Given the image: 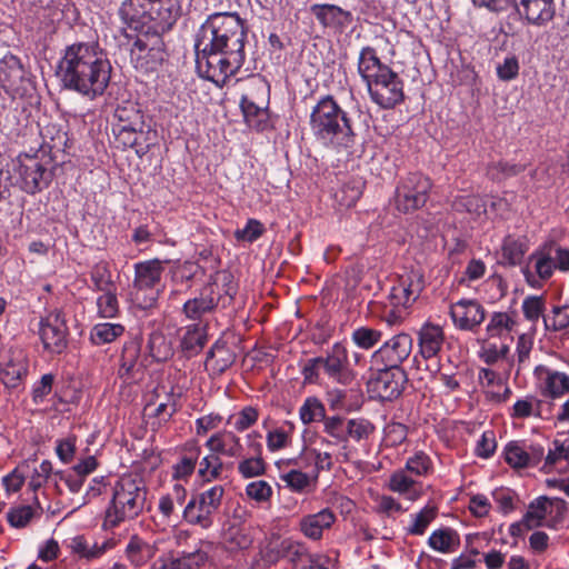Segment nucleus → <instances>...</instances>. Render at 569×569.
<instances>
[{
	"mask_svg": "<svg viewBox=\"0 0 569 569\" xmlns=\"http://www.w3.org/2000/svg\"><path fill=\"white\" fill-rule=\"evenodd\" d=\"M247 29L238 13L210 14L196 36L198 74L218 86L236 74L246 60Z\"/></svg>",
	"mask_w": 569,
	"mask_h": 569,
	"instance_id": "nucleus-1",
	"label": "nucleus"
},
{
	"mask_svg": "<svg viewBox=\"0 0 569 569\" xmlns=\"http://www.w3.org/2000/svg\"><path fill=\"white\" fill-rule=\"evenodd\" d=\"M121 21L141 31L130 50L131 60L146 70L154 69L166 57L161 34L169 31L180 16L178 0H110Z\"/></svg>",
	"mask_w": 569,
	"mask_h": 569,
	"instance_id": "nucleus-2",
	"label": "nucleus"
},
{
	"mask_svg": "<svg viewBox=\"0 0 569 569\" xmlns=\"http://www.w3.org/2000/svg\"><path fill=\"white\" fill-rule=\"evenodd\" d=\"M111 63L97 43L67 46L57 66V77L64 89L89 99L102 96L111 79Z\"/></svg>",
	"mask_w": 569,
	"mask_h": 569,
	"instance_id": "nucleus-3",
	"label": "nucleus"
},
{
	"mask_svg": "<svg viewBox=\"0 0 569 569\" xmlns=\"http://www.w3.org/2000/svg\"><path fill=\"white\" fill-rule=\"evenodd\" d=\"M358 72L366 82L371 100L380 108L391 109L403 101V81L388 64L380 61L375 48L361 49Z\"/></svg>",
	"mask_w": 569,
	"mask_h": 569,
	"instance_id": "nucleus-4",
	"label": "nucleus"
},
{
	"mask_svg": "<svg viewBox=\"0 0 569 569\" xmlns=\"http://www.w3.org/2000/svg\"><path fill=\"white\" fill-rule=\"evenodd\" d=\"M310 128L318 140L332 146L348 148L355 142L352 122L331 96H325L313 107Z\"/></svg>",
	"mask_w": 569,
	"mask_h": 569,
	"instance_id": "nucleus-5",
	"label": "nucleus"
},
{
	"mask_svg": "<svg viewBox=\"0 0 569 569\" xmlns=\"http://www.w3.org/2000/svg\"><path fill=\"white\" fill-rule=\"evenodd\" d=\"M148 489L139 477H121L113 487V495L106 510L104 526L118 527L121 522L137 518L147 502Z\"/></svg>",
	"mask_w": 569,
	"mask_h": 569,
	"instance_id": "nucleus-6",
	"label": "nucleus"
},
{
	"mask_svg": "<svg viewBox=\"0 0 569 569\" xmlns=\"http://www.w3.org/2000/svg\"><path fill=\"white\" fill-rule=\"evenodd\" d=\"M18 162L20 188L24 192L36 194L49 187L56 167L51 158L42 157L37 152L32 156H19Z\"/></svg>",
	"mask_w": 569,
	"mask_h": 569,
	"instance_id": "nucleus-7",
	"label": "nucleus"
},
{
	"mask_svg": "<svg viewBox=\"0 0 569 569\" xmlns=\"http://www.w3.org/2000/svg\"><path fill=\"white\" fill-rule=\"evenodd\" d=\"M431 180L419 172H411L397 184L393 202L399 212L412 213L421 209L429 199Z\"/></svg>",
	"mask_w": 569,
	"mask_h": 569,
	"instance_id": "nucleus-8",
	"label": "nucleus"
},
{
	"mask_svg": "<svg viewBox=\"0 0 569 569\" xmlns=\"http://www.w3.org/2000/svg\"><path fill=\"white\" fill-rule=\"evenodd\" d=\"M223 496L224 488L221 485L211 486L193 495L183 510L186 521L202 529L210 528Z\"/></svg>",
	"mask_w": 569,
	"mask_h": 569,
	"instance_id": "nucleus-9",
	"label": "nucleus"
},
{
	"mask_svg": "<svg viewBox=\"0 0 569 569\" xmlns=\"http://www.w3.org/2000/svg\"><path fill=\"white\" fill-rule=\"evenodd\" d=\"M567 511V502L563 499L541 496L530 502L523 516V523L527 529H532L542 526L546 520L547 527L555 528L563 521Z\"/></svg>",
	"mask_w": 569,
	"mask_h": 569,
	"instance_id": "nucleus-10",
	"label": "nucleus"
},
{
	"mask_svg": "<svg viewBox=\"0 0 569 569\" xmlns=\"http://www.w3.org/2000/svg\"><path fill=\"white\" fill-rule=\"evenodd\" d=\"M407 380V373L402 368L385 367L368 381V390L381 401H391L402 393Z\"/></svg>",
	"mask_w": 569,
	"mask_h": 569,
	"instance_id": "nucleus-11",
	"label": "nucleus"
},
{
	"mask_svg": "<svg viewBox=\"0 0 569 569\" xmlns=\"http://www.w3.org/2000/svg\"><path fill=\"white\" fill-rule=\"evenodd\" d=\"M30 73L21 60L7 53L0 59V87L11 96H23L30 84Z\"/></svg>",
	"mask_w": 569,
	"mask_h": 569,
	"instance_id": "nucleus-12",
	"label": "nucleus"
},
{
	"mask_svg": "<svg viewBox=\"0 0 569 569\" xmlns=\"http://www.w3.org/2000/svg\"><path fill=\"white\" fill-rule=\"evenodd\" d=\"M39 333L46 350L61 353L68 345V327L62 312L52 311L42 319Z\"/></svg>",
	"mask_w": 569,
	"mask_h": 569,
	"instance_id": "nucleus-13",
	"label": "nucleus"
},
{
	"mask_svg": "<svg viewBox=\"0 0 569 569\" xmlns=\"http://www.w3.org/2000/svg\"><path fill=\"white\" fill-rule=\"evenodd\" d=\"M28 373V359L23 349L12 347L0 355V381L7 388H18Z\"/></svg>",
	"mask_w": 569,
	"mask_h": 569,
	"instance_id": "nucleus-14",
	"label": "nucleus"
},
{
	"mask_svg": "<svg viewBox=\"0 0 569 569\" xmlns=\"http://www.w3.org/2000/svg\"><path fill=\"white\" fill-rule=\"evenodd\" d=\"M412 349V338L407 333H399L386 341L372 355V362L383 367L401 368Z\"/></svg>",
	"mask_w": 569,
	"mask_h": 569,
	"instance_id": "nucleus-15",
	"label": "nucleus"
},
{
	"mask_svg": "<svg viewBox=\"0 0 569 569\" xmlns=\"http://www.w3.org/2000/svg\"><path fill=\"white\" fill-rule=\"evenodd\" d=\"M319 358V362L330 379L345 386L351 383L353 375L348 369V351L343 345L335 343L326 357Z\"/></svg>",
	"mask_w": 569,
	"mask_h": 569,
	"instance_id": "nucleus-16",
	"label": "nucleus"
},
{
	"mask_svg": "<svg viewBox=\"0 0 569 569\" xmlns=\"http://www.w3.org/2000/svg\"><path fill=\"white\" fill-rule=\"evenodd\" d=\"M220 299L221 293L218 290L217 282L208 283L201 289L198 297L184 302L183 312L191 320H200L216 310Z\"/></svg>",
	"mask_w": 569,
	"mask_h": 569,
	"instance_id": "nucleus-17",
	"label": "nucleus"
},
{
	"mask_svg": "<svg viewBox=\"0 0 569 569\" xmlns=\"http://www.w3.org/2000/svg\"><path fill=\"white\" fill-rule=\"evenodd\" d=\"M453 323L462 330H473L485 320L483 307L477 300L462 299L450 307Z\"/></svg>",
	"mask_w": 569,
	"mask_h": 569,
	"instance_id": "nucleus-18",
	"label": "nucleus"
},
{
	"mask_svg": "<svg viewBox=\"0 0 569 569\" xmlns=\"http://www.w3.org/2000/svg\"><path fill=\"white\" fill-rule=\"evenodd\" d=\"M157 401L150 400L144 406V415L148 416L153 421L151 422V427L153 430L159 429L162 425L167 423L172 416L179 409V393H174L172 390L164 395V399L160 400V395H154Z\"/></svg>",
	"mask_w": 569,
	"mask_h": 569,
	"instance_id": "nucleus-19",
	"label": "nucleus"
},
{
	"mask_svg": "<svg viewBox=\"0 0 569 569\" xmlns=\"http://www.w3.org/2000/svg\"><path fill=\"white\" fill-rule=\"evenodd\" d=\"M114 141L122 148H133L138 154H144L151 146L150 128L112 126Z\"/></svg>",
	"mask_w": 569,
	"mask_h": 569,
	"instance_id": "nucleus-20",
	"label": "nucleus"
},
{
	"mask_svg": "<svg viewBox=\"0 0 569 569\" xmlns=\"http://www.w3.org/2000/svg\"><path fill=\"white\" fill-rule=\"evenodd\" d=\"M260 437V433L256 431L247 436L248 449L251 452V456L248 458H243L238 463V472L244 479L260 477L266 473L267 462L262 457V445L261 442L256 440Z\"/></svg>",
	"mask_w": 569,
	"mask_h": 569,
	"instance_id": "nucleus-21",
	"label": "nucleus"
},
{
	"mask_svg": "<svg viewBox=\"0 0 569 569\" xmlns=\"http://www.w3.org/2000/svg\"><path fill=\"white\" fill-rule=\"evenodd\" d=\"M310 11L323 28L338 32H342L352 22L351 12L335 4H313Z\"/></svg>",
	"mask_w": 569,
	"mask_h": 569,
	"instance_id": "nucleus-22",
	"label": "nucleus"
},
{
	"mask_svg": "<svg viewBox=\"0 0 569 569\" xmlns=\"http://www.w3.org/2000/svg\"><path fill=\"white\" fill-rule=\"evenodd\" d=\"M511 8L535 26H545L555 17V0H531Z\"/></svg>",
	"mask_w": 569,
	"mask_h": 569,
	"instance_id": "nucleus-23",
	"label": "nucleus"
},
{
	"mask_svg": "<svg viewBox=\"0 0 569 569\" xmlns=\"http://www.w3.org/2000/svg\"><path fill=\"white\" fill-rule=\"evenodd\" d=\"M425 281L421 273L410 271L401 276L399 284L392 288L391 297L398 300L405 308L416 301L423 290Z\"/></svg>",
	"mask_w": 569,
	"mask_h": 569,
	"instance_id": "nucleus-24",
	"label": "nucleus"
},
{
	"mask_svg": "<svg viewBox=\"0 0 569 569\" xmlns=\"http://www.w3.org/2000/svg\"><path fill=\"white\" fill-rule=\"evenodd\" d=\"M268 557L273 561L280 558H286L293 566H297L305 559H307L309 562H312V555L308 552L306 545L290 538L281 540L273 548H271L268 551Z\"/></svg>",
	"mask_w": 569,
	"mask_h": 569,
	"instance_id": "nucleus-25",
	"label": "nucleus"
},
{
	"mask_svg": "<svg viewBox=\"0 0 569 569\" xmlns=\"http://www.w3.org/2000/svg\"><path fill=\"white\" fill-rule=\"evenodd\" d=\"M335 521V513L329 508H326L317 513L302 517L299 527L307 538L319 540L322 537L323 530L329 529Z\"/></svg>",
	"mask_w": 569,
	"mask_h": 569,
	"instance_id": "nucleus-26",
	"label": "nucleus"
},
{
	"mask_svg": "<svg viewBox=\"0 0 569 569\" xmlns=\"http://www.w3.org/2000/svg\"><path fill=\"white\" fill-rule=\"evenodd\" d=\"M209 450L216 455L231 458L241 457L242 445L240 438L232 431H219L212 435L206 442Z\"/></svg>",
	"mask_w": 569,
	"mask_h": 569,
	"instance_id": "nucleus-27",
	"label": "nucleus"
},
{
	"mask_svg": "<svg viewBox=\"0 0 569 569\" xmlns=\"http://www.w3.org/2000/svg\"><path fill=\"white\" fill-rule=\"evenodd\" d=\"M419 349L423 359H431L440 352L445 335L440 326L426 323L419 331Z\"/></svg>",
	"mask_w": 569,
	"mask_h": 569,
	"instance_id": "nucleus-28",
	"label": "nucleus"
},
{
	"mask_svg": "<svg viewBox=\"0 0 569 569\" xmlns=\"http://www.w3.org/2000/svg\"><path fill=\"white\" fill-rule=\"evenodd\" d=\"M163 271V264L158 259L138 262L134 264L133 284L140 288H160Z\"/></svg>",
	"mask_w": 569,
	"mask_h": 569,
	"instance_id": "nucleus-29",
	"label": "nucleus"
},
{
	"mask_svg": "<svg viewBox=\"0 0 569 569\" xmlns=\"http://www.w3.org/2000/svg\"><path fill=\"white\" fill-rule=\"evenodd\" d=\"M43 143L38 151L42 157L51 158L52 163L58 157V153L66 152L68 148V136L62 130H56L54 127L47 126L41 131Z\"/></svg>",
	"mask_w": 569,
	"mask_h": 569,
	"instance_id": "nucleus-30",
	"label": "nucleus"
},
{
	"mask_svg": "<svg viewBox=\"0 0 569 569\" xmlns=\"http://www.w3.org/2000/svg\"><path fill=\"white\" fill-rule=\"evenodd\" d=\"M116 546V541L113 539L104 540L102 543H90L84 536H76L70 539L69 548L71 551L77 555L79 558H83L87 560H93L100 558L108 550L112 549Z\"/></svg>",
	"mask_w": 569,
	"mask_h": 569,
	"instance_id": "nucleus-31",
	"label": "nucleus"
},
{
	"mask_svg": "<svg viewBox=\"0 0 569 569\" xmlns=\"http://www.w3.org/2000/svg\"><path fill=\"white\" fill-rule=\"evenodd\" d=\"M241 109L247 124L257 130L263 131L269 127V112L267 107L258 106L248 96L241 99Z\"/></svg>",
	"mask_w": 569,
	"mask_h": 569,
	"instance_id": "nucleus-32",
	"label": "nucleus"
},
{
	"mask_svg": "<svg viewBox=\"0 0 569 569\" xmlns=\"http://www.w3.org/2000/svg\"><path fill=\"white\" fill-rule=\"evenodd\" d=\"M113 117L116 119L113 126L149 128L144 122L143 112L139 106L132 101H127L117 106Z\"/></svg>",
	"mask_w": 569,
	"mask_h": 569,
	"instance_id": "nucleus-33",
	"label": "nucleus"
},
{
	"mask_svg": "<svg viewBox=\"0 0 569 569\" xmlns=\"http://www.w3.org/2000/svg\"><path fill=\"white\" fill-rule=\"evenodd\" d=\"M428 545L436 551L450 553L458 550L460 537L458 532L451 528H440L430 535Z\"/></svg>",
	"mask_w": 569,
	"mask_h": 569,
	"instance_id": "nucleus-34",
	"label": "nucleus"
},
{
	"mask_svg": "<svg viewBox=\"0 0 569 569\" xmlns=\"http://www.w3.org/2000/svg\"><path fill=\"white\" fill-rule=\"evenodd\" d=\"M207 342L206 327L197 323L188 326L181 339V349L188 357L198 355Z\"/></svg>",
	"mask_w": 569,
	"mask_h": 569,
	"instance_id": "nucleus-35",
	"label": "nucleus"
},
{
	"mask_svg": "<svg viewBox=\"0 0 569 569\" xmlns=\"http://www.w3.org/2000/svg\"><path fill=\"white\" fill-rule=\"evenodd\" d=\"M416 486V480L407 475L406 469L396 470L390 476L388 483L391 491L405 495L409 500H416L420 496V490Z\"/></svg>",
	"mask_w": 569,
	"mask_h": 569,
	"instance_id": "nucleus-36",
	"label": "nucleus"
},
{
	"mask_svg": "<svg viewBox=\"0 0 569 569\" xmlns=\"http://www.w3.org/2000/svg\"><path fill=\"white\" fill-rule=\"evenodd\" d=\"M153 553V548L138 536H132L126 547V556L136 567L147 563Z\"/></svg>",
	"mask_w": 569,
	"mask_h": 569,
	"instance_id": "nucleus-37",
	"label": "nucleus"
},
{
	"mask_svg": "<svg viewBox=\"0 0 569 569\" xmlns=\"http://www.w3.org/2000/svg\"><path fill=\"white\" fill-rule=\"evenodd\" d=\"M233 358L226 343L217 341L207 353L206 365L222 372L232 365Z\"/></svg>",
	"mask_w": 569,
	"mask_h": 569,
	"instance_id": "nucleus-38",
	"label": "nucleus"
},
{
	"mask_svg": "<svg viewBox=\"0 0 569 569\" xmlns=\"http://www.w3.org/2000/svg\"><path fill=\"white\" fill-rule=\"evenodd\" d=\"M528 247L525 240L515 239L511 236L505 238L501 246L503 263L508 266L520 264Z\"/></svg>",
	"mask_w": 569,
	"mask_h": 569,
	"instance_id": "nucleus-39",
	"label": "nucleus"
},
{
	"mask_svg": "<svg viewBox=\"0 0 569 569\" xmlns=\"http://www.w3.org/2000/svg\"><path fill=\"white\" fill-rule=\"evenodd\" d=\"M526 164L510 163L507 161L490 162L487 166L486 174L492 181H503L508 178L518 176L526 170Z\"/></svg>",
	"mask_w": 569,
	"mask_h": 569,
	"instance_id": "nucleus-40",
	"label": "nucleus"
},
{
	"mask_svg": "<svg viewBox=\"0 0 569 569\" xmlns=\"http://www.w3.org/2000/svg\"><path fill=\"white\" fill-rule=\"evenodd\" d=\"M124 332V327L119 323H98L96 325L90 333V339L93 345L102 346L106 343H111L117 338L122 336Z\"/></svg>",
	"mask_w": 569,
	"mask_h": 569,
	"instance_id": "nucleus-41",
	"label": "nucleus"
},
{
	"mask_svg": "<svg viewBox=\"0 0 569 569\" xmlns=\"http://www.w3.org/2000/svg\"><path fill=\"white\" fill-rule=\"evenodd\" d=\"M207 559V553L199 549L193 552H183L179 558L163 563L160 569H194L204 565Z\"/></svg>",
	"mask_w": 569,
	"mask_h": 569,
	"instance_id": "nucleus-42",
	"label": "nucleus"
},
{
	"mask_svg": "<svg viewBox=\"0 0 569 569\" xmlns=\"http://www.w3.org/2000/svg\"><path fill=\"white\" fill-rule=\"evenodd\" d=\"M299 416L305 425L323 421L326 418V408L316 397H309L299 409Z\"/></svg>",
	"mask_w": 569,
	"mask_h": 569,
	"instance_id": "nucleus-43",
	"label": "nucleus"
},
{
	"mask_svg": "<svg viewBox=\"0 0 569 569\" xmlns=\"http://www.w3.org/2000/svg\"><path fill=\"white\" fill-rule=\"evenodd\" d=\"M347 421L340 416L326 417L323 422V431L331 437L333 443H343V449H347Z\"/></svg>",
	"mask_w": 569,
	"mask_h": 569,
	"instance_id": "nucleus-44",
	"label": "nucleus"
},
{
	"mask_svg": "<svg viewBox=\"0 0 569 569\" xmlns=\"http://www.w3.org/2000/svg\"><path fill=\"white\" fill-rule=\"evenodd\" d=\"M161 289L160 288H140L132 284L130 291L132 302L140 309L147 310L156 306Z\"/></svg>",
	"mask_w": 569,
	"mask_h": 569,
	"instance_id": "nucleus-45",
	"label": "nucleus"
},
{
	"mask_svg": "<svg viewBox=\"0 0 569 569\" xmlns=\"http://www.w3.org/2000/svg\"><path fill=\"white\" fill-rule=\"evenodd\" d=\"M140 356V343L130 340L124 343L120 358V377L130 376Z\"/></svg>",
	"mask_w": 569,
	"mask_h": 569,
	"instance_id": "nucleus-46",
	"label": "nucleus"
},
{
	"mask_svg": "<svg viewBox=\"0 0 569 569\" xmlns=\"http://www.w3.org/2000/svg\"><path fill=\"white\" fill-rule=\"evenodd\" d=\"M452 207L456 211H466L476 217H480L487 211L486 201L481 197L475 194L457 197L452 202Z\"/></svg>",
	"mask_w": 569,
	"mask_h": 569,
	"instance_id": "nucleus-47",
	"label": "nucleus"
},
{
	"mask_svg": "<svg viewBox=\"0 0 569 569\" xmlns=\"http://www.w3.org/2000/svg\"><path fill=\"white\" fill-rule=\"evenodd\" d=\"M437 515L438 508L427 505L415 516L412 525L407 529V532L412 536H422Z\"/></svg>",
	"mask_w": 569,
	"mask_h": 569,
	"instance_id": "nucleus-48",
	"label": "nucleus"
},
{
	"mask_svg": "<svg viewBox=\"0 0 569 569\" xmlns=\"http://www.w3.org/2000/svg\"><path fill=\"white\" fill-rule=\"evenodd\" d=\"M346 432L347 441L351 438L360 442L369 439V437L375 432V426L363 418L348 419Z\"/></svg>",
	"mask_w": 569,
	"mask_h": 569,
	"instance_id": "nucleus-49",
	"label": "nucleus"
},
{
	"mask_svg": "<svg viewBox=\"0 0 569 569\" xmlns=\"http://www.w3.org/2000/svg\"><path fill=\"white\" fill-rule=\"evenodd\" d=\"M90 278L94 288L99 291L112 290V288H116V284L112 281L109 263L106 261H100L92 267Z\"/></svg>",
	"mask_w": 569,
	"mask_h": 569,
	"instance_id": "nucleus-50",
	"label": "nucleus"
},
{
	"mask_svg": "<svg viewBox=\"0 0 569 569\" xmlns=\"http://www.w3.org/2000/svg\"><path fill=\"white\" fill-rule=\"evenodd\" d=\"M515 326L516 320L507 312H495L491 316L486 330L489 337H500L505 332L511 331Z\"/></svg>",
	"mask_w": 569,
	"mask_h": 569,
	"instance_id": "nucleus-51",
	"label": "nucleus"
},
{
	"mask_svg": "<svg viewBox=\"0 0 569 569\" xmlns=\"http://www.w3.org/2000/svg\"><path fill=\"white\" fill-rule=\"evenodd\" d=\"M569 392V377L562 372L549 373L546 380L543 395L558 398Z\"/></svg>",
	"mask_w": 569,
	"mask_h": 569,
	"instance_id": "nucleus-52",
	"label": "nucleus"
},
{
	"mask_svg": "<svg viewBox=\"0 0 569 569\" xmlns=\"http://www.w3.org/2000/svg\"><path fill=\"white\" fill-rule=\"evenodd\" d=\"M505 460L512 468H527L528 460H526L527 451L526 443L511 441L505 448Z\"/></svg>",
	"mask_w": 569,
	"mask_h": 569,
	"instance_id": "nucleus-53",
	"label": "nucleus"
},
{
	"mask_svg": "<svg viewBox=\"0 0 569 569\" xmlns=\"http://www.w3.org/2000/svg\"><path fill=\"white\" fill-rule=\"evenodd\" d=\"M223 463L220 457L212 452L204 457L199 463V476L204 481H211L220 477L222 472Z\"/></svg>",
	"mask_w": 569,
	"mask_h": 569,
	"instance_id": "nucleus-54",
	"label": "nucleus"
},
{
	"mask_svg": "<svg viewBox=\"0 0 569 569\" xmlns=\"http://www.w3.org/2000/svg\"><path fill=\"white\" fill-rule=\"evenodd\" d=\"M200 450L193 447L189 450L188 455L183 456L180 461L173 467V478L186 479L194 471Z\"/></svg>",
	"mask_w": 569,
	"mask_h": 569,
	"instance_id": "nucleus-55",
	"label": "nucleus"
},
{
	"mask_svg": "<svg viewBox=\"0 0 569 569\" xmlns=\"http://www.w3.org/2000/svg\"><path fill=\"white\" fill-rule=\"evenodd\" d=\"M103 292L104 293L97 299L98 312L102 318H113L119 311L116 288H112V290H103Z\"/></svg>",
	"mask_w": 569,
	"mask_h": 569,
	"instance_id": "nucleus-56",
	"label": "nucleus"
},
{
	"mask_svg": "<svg viewBox=\"0 0 569 569\" xmlns=\"http://www.w3.org/2000/svg\"><path fill=\"white\" fill-rule=\"evenodd\" d=\"M36 515L32 506H18L11 508L7 513L8 522L14 528L27 527Z\"/></svg>",
	"mask_w": 569,
	"mask_h": 569,
	"instance_id": "nucleus-57",
	"label": "nucleus"
},
{
	"mask_svg": "<svg viewBox=\"0 0 569 569\" xmlns=\"http://www.w3.org/2000/svg\"><path fill=\"white\" fill-rule=\"evenodd\" d=\"M381 331L368 327H360L352 332L353 342L362 349L372 348L381 340Z\"/></svg>",
	"mask_w": 569,
	"mask_h": 569,
	"instance_id": "nucleus-58",
	"label": "nucleus"
},
{
	"mask_svg": "<svg viewBox=\"0 0 569 569\" xmlns=\"http://www.w3.org/2000/svg\"><path fill=\"white\" fill-rule=\"evenodd\" d=\"M264 231L266 228L259 220L249 219L246 227L237 229L233 236L238 241L254 242L264 233Z\"/></svg>",
	"mask_w": 569,
	"mask_h": 569,
	"instance_id": "nucleus-59",
	"label": "nucleus"
},
{
	"mask_svg": "<svg viewBox=\"0 0 569 569\" xmlns=\"http://www.w3.org/2000/svg\"><path fill=\"white\" fill-rule=\"evenodd\" d=\"M545 327L547 330L561 331L569 327V306L555 307L552 317L545 318Z\"/></svg>",
	"mask_w": 569,
	"mask_h": 569,
	"instance_id": "nucleus-60",
	"label": "nucleus"
},
{
	"mask_svg": "<svg viewBox=\"0 0 569 569\" xmlns=\"http://www.w3.org/2000/svg\"><path fill=\"white\" fill-rule=\"evenodd\" d=\"M553 450H549L547 456L545 457L543 466L541 467V470L543 472H550L552 467L558 462L560 459H565L569 461V445H565L563 442H560L559 440L553 441Z\"/></svg>",
	"mask_w": 569,
	"mask_h": 569,
	"instance_id": "nucleus-61",
	"label": "nucleus"
},
{
	"mask_svg": "<svg viewBox=\"0 0 569 569\" xmlns=\"http://www.w3.org/2000/svg\"><path fill=\"white\" fill-rule=\"evenodd\" d=\"M247 496L257 502H267L271 499L272 488L264 480L252 481L246 487Z\"/></svg>",
	"mask_w": 569,
	"mask_h": 569,
	"instance_id": "nucleus-62",
	"label": "nucleus"
},
{
	"mask_svg": "<svg viewBox=\"0 0 569 569\" xmlns=\"http://www.w3.org/2000/svg\"><path fill=\"white\" fill-rule=\"evenodd\" d=\"M361 197V190L353 184L347 183L343 184L336 193L335 198L340 207L350 208L356 204V202Z\"/></svg>",
	"mask_w": 569,
	"mask_h": 569,
	"instance_id": "nucleus-63",
	"label": "nucleus"
},
{
	"mask_svg": "<svg viewBox=\"0 0 569 569\" xmlns=\"http://www.w3.org/2000/svg\"><path fill=\"white\" fill-rule=\"evenodd\" d=\"M52 473V465L49 460H43L38 468L33 469V473L29 480V488L37 492L48 481Z\"/></svg>",
	"mask_w": 569,
	"mask_h": 569,
	"instance_id": "nucleus-64",
	"label": "nucleus"
}]
</instances>
